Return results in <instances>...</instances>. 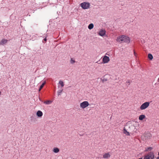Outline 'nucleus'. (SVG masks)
Here are the masks:
<instances>
[{"mask_svg": "<svg viewBox=\"0 0 159 159\" xmlns=\"http://www.w3.org/2000/svg\"><path fill=\"white\" fill-rule=\"evenodd\" d=\"M116 40L117 42L120 43H129L130 42V39L129 37L123 35L118 36Z\"/></svg>", "mask_w": 159, "mask_h": 159, "instance_id": "obj_1", "label": "nucleus"}, {"mask_svg": "<svg viewBox=\"0 0 159 159\" xmlns=\"http://www.w3.org/2000/svg\"><path fill=\"white\" fill-rule=\"evenodd\" d=\"M154 157V154L150 152L148 153L144 157L143 159H153Z\"/></svg>", "mask_w": 159, "mask_h": 159, "instance_id": "obj_2", "label": "nucleus"}, {"mask_svg": "<svg viewBox=\"0 0 159 159\" xmlns=\"http://www.w3.org/2000/svg\"><path fill=\"white\" fill-rule=\"evenodd\" d=\"M80 6L83 9H86L89 7L90 4L89 2H84L80 4Z\"/></svg>", "mask_w": 159, "mask_h": 159, "instance_id": "obj_3", "label": "nucleus"}, {"mask_svg": "<svg viewBox=\"0 0 159 159\" xmlns=\"http://www.w3.org/2000/svg\"><path fill=\"white\" fill-rule=\"evenodd\" d=\"M149 102H147L143 103L140 106V108L141 110H144L147 108L149 106Z\"/></svg>", "mask_w": 159, "mask_h": 159, "instance_id": "obj_4", "label": "nucleus"}, {"mask_svg": "<svg viewBox=\"0 0 159 159\" xmlns=\"http://www.w3.org/2000/svg\"><path fill=\"white\" fill-rule=\"evenodd\" d=\"M89 104L88 102L84 101L80 103V107L82 108H84L89 105Z\"/></svg>", "mask_w": 159, "mask_h": 159, "instance_id": "obj_5", "label": "nucleus"}, {"mask_svg": "<svg viewBox=\"0 0 159 159\" xmlns=\"http://www.w3.org/2000/svg\"><path fill=\"white\" fill-rule=\"evenodd\" d=\"M109 61V58L108 57L105 56L103 57V61L104 63H107Z\"/></svg>", "mask_w": 159, "mask_h": 159, "instance_id": "obj_6", "label": "nucleus"}, {"mask_svg": "<svg viewBox=\"0 0 159 159\" xmlns=\"http://www.w3.org/2000/svg\"><path fill=\"white\" fill-rule=\"evenodd\" d=\"M105 34L106 31L105 30L102 29L98 33V34L99 35L101 36H103Z\"/></svg>", "mask_w": 159, "mask_h": 159, "instance_id": "obj_7", "label": "nucleus"}, {"mask_svg": "<svg viewBox=\"0 0 159 159\" xmlns=\"http://www.w3.org/2000/svg\"><path fill=\"white\" fill-rule=\"evenodd\" d=\"M7 39H3L0 42V45H3L7 43Z\"/></svg>", "mask_w": 159, "mask_h": 159, "instance_id": "obj_8", "label": "nucleus"}, {"mask_svg": "<svg viewBox=\"0 0 159 159\" xmlns=\"http://www.w3.org/2000/svg\"><path fill=\"white\" fill-rule=\"evenodd\" d=\"M110 155L109 153H105L103 155V158L104 159H107L110 157Z\"/></svg>", "mask_w": 159, "mask_h": 159, "instance_id": "obj_9", "label": "nucleus"}, {"mask_svg": "<svg viewBox=\"0 0 159 159\" xmlns=\"http://www.w3.org/2000/svg\"><path fill=\"white\" fill-rule=\"evenodd\" d=\"M43 114L42 112L40 111H38L36 113L37 116L39 117H41L43 116Z\"/></svg>", "mask_w": 159, "mask_h": 159, "instance_id": "obj_10", "label": "nucleus"}, {"mask_svg": "<svg viewBox=\"0 0 159 159\" xmlns=\"http://www.w3.org/2000/svg\"><path fill=\"white\" fill-rule=\"evenodd\" d=\"M123 133L126 135H130L129 133L127 131L125 128L123 129Z\"/></svg>", "mask_w": 159, "mask_h": 159, "instance_id": "obj_11", "label": "nucleus"}, {"mask_svg": "<svg viewBox=\"0 0 159 159\" xmlns=\"http://www.w3.org/2000/svg\"><path fill=\"white\" fill-rule=\"evenodd\" d=\"M53 151L55 153H57L59 152V149L57 148H53Z\"/></svg>", "mask_w": 159, "mask_h": 159, "instance_id": "obj_12", "label": "nucleus"}, {"mask_svg": "<svg viewBox=\"0 0 159 159\" xmlns=\"http://www.w3.org/2000/svg\"><path fill=\"white\" fill-rule=\"evenodd\" d=\"M145 117V116L144 115H140L139 117V119L140 120H143Z\"/></svg>", "mask_w": 159, "mask_h": 159, "instance_id": "obj_13", "label": "nucleus"}, {"mask_svg": "<svg viewBox=\"0 0 159 159\" xmlns=\"http://www.w3.org/2000/svg\"><path fill=\"white\" fill-rule=\"evenodd\" d=\"M93 24L92 23H91L88 26V28L89 29L91 30L93 28Z\"/></svg>", "mask_w": 159, "mask_h": 159, "instance_id": "obj_14", "label": "nucleus"}, {"mask_svg": "<svg viewBox=\"0 0 159 159\" xmlns=\"http://www.w3.org/2000/svg\"><path fill=\"white\" fill-rule=\"evenodd\" d=\"M46 83V82L45 81L42 84V85L40 86L39 90V92L42 89V88L43 87V86L45 85V84Z\"/></svg>", "mask_w": 159, "mask_h": 159, "instance_id": "obj_15", "label": "nucleus"}, {"mask_svg": "<svg viewBox=\"0 0 159 159\" xmlns=\"http://www.w3.org/2000/svg\"><path fill=\"white\" fill-rule=\"evenodd\" d=\"M52 102L51 101L48 100L46 101H44V103L47 105H49L51 104Z\"/></svg>", "mask_w": 159, "mask_h": 159, "instance_id": "obj_16", "label": "nucleus"}, {"mask_svg": "<svg viewBox=\"0 0 159 159\" xmlns=\"http://www.w3.org/2000/svg\"><path fill=\"white\" fill-rule=\"evenodd\" d=\"M148 58L150 60H152L153 58L152 55L151 54H148Z\"/></svg>", "mask_w": 159, "mask_h": 159, "instance_id": "obj_17", "label": "nucleus"}, {"mask_svg": "<svg viewBox=\"0 0 159 159\" xmlns=\"http://www.w3.org/2000/svg\"><path fill=\"white\" fill-rule=\"evenodd\" d=\"M59 84H60L62 87H63L64 86L63 82L62 81L60 80L59 81Z\"/></svg>", "mask_w": 159, "mask_h": 159, "instance_id": "obj_18", "label": "nucleus"}, {"mask_svg": "<svg viewBox=\"0 0 159 159\" xmlns=\"http://www.w3.org/2000/svg\"><path fill=\"white\" fill-rule=\"evenodd\" d=\"M152 148L151 147H149V148H146L145 151H151L152 150Z\"/></svg>", "mask_w": 159, "mask_h": 159, "instance_id": "obj_19", "label": "nucleus"}, {"mask_svg": "<svg viewBox=\"0 0 159 159\" xmlns=\"http://www.w3.org/2000/svg\"><path fill=\"white\" fill-rule=\"evenodd\" d=\"M130 83H131V82H130V81L129 80H128L127 81V82H126V83L128 84V85H127V84H126V87L127 88L128 87V86L130 84Z\"/></svg>", "mask_w": 159, "mask_h": 159, "instance_id": "obj_20", "label": "nucleus"}, {"mask_svg": "<svg viewBox=\"0 0 159 159\" xmlns=\"http://www.w3.org/2000/svg\"><path fill=\"white\" fill-rule=\"evenodd\" d=\"M62 90H63L62 89L59 90L58 91L57 93H58V96L60 95L61 93L62 92Z\"/></svg>", "mask_w": 159, "mask_h": 159, "instance_id": "obj_21", "label": "nucleus"}, {"mask_svg": "<svg viewBox=\"0 0 159 159\" xmlns=\"http://www.w3.org/2000/svg\"><path fill=\"white\" fill-rule=\"evenodd\" d=\"M75 60H73V59L71 58V60H70V63L71 64H73L75 62Z\"/></svg>", "mask_w": 159, "mask_h": 159, "instance_id": "obj_22", "label": "nucleus"}, {"mask_svg": "<svg viewBox=\"0 0 159 159\" xmlns=\"http://www.w3.org/2000/svg\"><path fill=\"white\" fill-rule=\"evenodd\" d=\"M101 80H102L103 82H105L107 80V79L105 78H103L102 79H101Z\"/></svg>", "mask_w": 159, "mask_h": 159, "instance_id": "obj_23", "label": "nucleus"}, {"mask_svg": "<svg viewBox=\"0 0 159 159\" xmlns=\"http://www.w3.org/2000/svg\"><path fill=\"white\" fill-rule=\"evenodd\" d=\"M47 36H46V37H45V38H44V39H43V40H44V41H47V39H46Z\"/></svg>", "mask_w": 159, "mask_h": 159, "instance_id": "obj_24", "label": "nucleus"}, {"mask_svg": "<svg viewBox=\"0 0 159 159\" xmlns=\"http://www.w3.org/2000/svg\"><path fill=\"white\" fill-rule=\"evenodd\" d=\"M158 155L159 156L157 157L156 159H159V152H158Z\"/></svg>", "mask_w": 159, "mask_h": 159, "instance_id": "obj_25", "label": "nucleus"}, {"mask_svg": "<svg viewBox=\"0 0 159 159\" xmlns=\"http://www.w3.org/2000/svg\"><path fill=\"white\" fill-rule=\"evenodd\" d=\"M134 55L135 56H136V53H135V52L134 51Z\"/></svg>", "mask_w": 159, "mask_h": 159, "instance_id": "obj_26", "label": "nucleus"}, {"mask_svg": "<svg viewBox=\"0 0 159 159\" xmlns=\"http://www.w3.org/2000/svg\"><path fill=\"white\" fill-rule=\"evenodd\" d=\"M138 159H143V158L142 157H140Z\"/></svg>", "mask_w": 159, "mask_h": 159, "instance_id": "obj_27", "label": "nucleus"}, {"mask_svg": "<svg viewBox=\"0 0 159 159\" xmlns=\"http://www.w3.org/2000/svg\"><path fill=\"white\" fill-rule=\"evenodd\" d=\"M1 92L0 91V95H1Z\"/></svg>", "mask_w": 159, "mask_h": 159, "instance_id": "obj_28", "label": "nucleus"}, {"mask_svg": "<svg viewBox=\"0 0 159 159\" xmlns=\"http://www.w3.org/2000/svg\"><path fill=\"white\" fill-rule=\"evenodd\" d=\"M158 81H159V78L158 79Z\"/></svg>", "mask_w": 159, "mask_h": 159, "instance_id": "obj_29", "label": "nucleus"}]
</instances>
